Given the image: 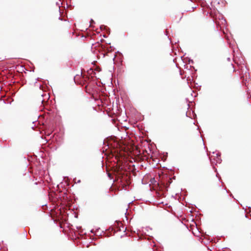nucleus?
<instances>
[{
  "instance_id": "1",
  "label": "nucleus",
  "mask_w": 251,
  "mask_h": 251,
  "mask_svg": "<svg viewBox=\"0 0 251 251\" xmlns=\"http://www.w3.org/2000/svg\"><path fill=\"white\" fill-rule=\"evenodd\" d=\"M150 251H151V250H150Z\"/></svg>"
}]
</instances>
